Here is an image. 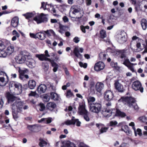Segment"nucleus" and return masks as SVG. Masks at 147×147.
I'll return each instance as SVG.
<instances>
[{
  "mask_svg": "<svg viewBox=\"0 0 147 147\" xmlns=\"http://www.w3.org/2000/svg\"><path fill=\"white\" fill-rule=\"evenodd\" d=\"M73 95L72 93L71 92L70 90H68L66 94V96L67 98L71 97Z\"/></svg>",
  "mask_w": 147,
  "mask_h": 147,
  "instance_id": "nucleus-51",
  "label": "nucleus"
},
{
  "mask_svg": "<svg viewBox=\"0 0 147 147\" xmlns=\"http://www.w3.org/2000/svg\"><path fill=\"white\" fill-rule=\"evenodd\" d=\"M19 23V18L17 17H14L11 21V26L14 27H16Z\"/></svg>",
  "mask_w": 147,
  "mask_h": 147,
  "instance_id": "nucleus-22",
  "label": "nucleus"
},
{
  "mask_svg": "<svg viewBox=\"0 0 147 147\" xmlns=\"http://www.w3.org/2000/svg\"><path fill=\"white\" fill-rule=\"evenodd\" d=\"M39 105L40 107V110L41 111H43L45 108V105L43 103H40L39 104Z\"/></svg>",
  "mask_w": 147,
  "mask_h": 147,
  "instance_id": "nucleus-54",
  "label": "nucleus"
},
{
  "mask_svg": "<svg viewBox=\"0 0 147 147\" xmlns=\"http://www.w3.org/2000/svg\"><path fill=\"white\" fill-rule=\"evenodd\" d=\"M95 100V98L94 97L90 96L88 99V101L89 106L90 104L96 103L94 102Z\"/></svg>",
  "mask_w": 147,
  "mask_h": 147,
  "instance_id": "nucleus-41",
  "label": "nucleus"
},
{
  "mask_svg": "<svg viewBox=\"0 0 147 147\" xmlns=\"http://www.w3.org/2000/svg\"><path fill=\"white\" fill-rule=\"evenodd\" d=\"M124 61L123 62V64L125 65L126 66H127L128 65H129L130 64H133V63H132L130 62L129 61V59L127 58H126L125 59H124Z\"/></svg>",
  "mask_w": 147,
  "mask_h": 147,
  "instance_id": "nucleus-44",
  "label": "nucleus"
},
{
  "mask_svg": "<svg viewBox=\"0 0 147 147\" xmlns=\"http://www.w3.org/2000/svg\"><path fill=\"white\" fill-rule=\"evenodd\" d=\"M47 15L42 13L40 14L42 22H46L48 21V18L46 16Z\"/></svg>",
  "mask_w": 147,
  "mask_h": 147,
  "instance_id": "nucleus-37",
  "label": "nucleus"
},
{
  "mask_svg": "<svg viewBox=\"0 0 147 147\" xmlns=\"http://www.w3.org/2000/svg\"><path fill=\"white\" fill-rule=\"evenodd\" d=\"M104 87V85L103 83L100 82H98L95 85V90L97 92L100 93L103 89Z\"/></svg>",
  "mask_w": 147,
  "mask_h": 147,
  "instance_id": "nucleus-14",
  "label": "nucleus"
},
{
  "mask_svg": "<svg viewBox=\"0 0 147 147\" xmlns=\"http://www.w3.org/2000/svg\"><path fill=\"white\" fill-rule=\"evenodd\" d=\"M3 50L0 49V57H5L7 55V53Z\"/></svg>",
  "mask_w": 147,
  "mask_h": 147,
  "instance_id": "nucleus-42",
  "label": "nucleus"
},
{
  "mask_svg": "<svg viewBox=\"0 0 147 147\" xmlns=\"http://www.w3.org/2000/svg\"><path fill=\"white\" fill-rule=\"evenodd\" d=\"M84 49L82 48H79V47H76L74 48V53L77 57L80 58L82 57V55L80 53L83 52Z\"/></svg>",
  "mask_w": 147,
  "mask_h": 147,
  "instance_id": "nucleus-9",
  "label": "nucleus"
},
{
  "mask_svg": "<svg viewBox=\"0 0 147 147\" xmlns=\"http://www.w3.org/2000/svg\"><path fill=\"white\" fill-rule=\"evenodd\" d=\"M79 147H89V146L85 144L83 142H80L79 144Z\"/></svg>",
  "mask_w": 147,
  "mask_h": 147,
  "instance_id": "nucleus-59",
  "label": "nucleus"
},
{
  "mask_svg": "<svg viewBox=\"0 0 147 147\" xmlns=\"http://www.w3.org/2000/svg\"><path fill=\"white\" fill-rule=\"evenodd\" d=\"M121 130L124 131L127 135L131 134V131L129 130V127L127 125L123 126L121 128Z\"/></svg>",
  "mask_w": 147,
  "mask_h": 147,
  "instance_id": "nucleus-29",
  "label": "nucleus"
},
{
  "mask_svg": "<svg viewBox=\"0 0 147 147\" xmlns=\"http://www.w3.org/2000/svg\"><path fill=\"white\" fill-rule=\"evenodd\" d=\"M42 121L44 122L45 123H51L52 121L51 118H49L48 119L43 118L38 121V123H41Z\"/></svg>",
  "mask_w": 147,
  "mask_h": 147,
  "instance_id": "nucleus-36",
  "label": "nucleus"
},
{
  "mask_svg": "<svg viewBox=\"0 0 147 147\" xmlns=\"http://www.w3.org/2000/svg\"><path fill=\"white\" fill-rule=\"evenodd\" d=\"M12 33L13 35L16 36L18 38L20 36V34L15 30L13 31Z\"/></svg>",
  "mask_w": 147,
  "mask_h": 147,
  "instance_id": "nucleus-56",
  "label": "nucleus"
},
{
  "mask_svg": "<svg viewBox=\"0 0 147 147\" xmlns=\"http://www.w3.org/2000/svg\"><path fill=\"white\" fill-rule=\"evenodd\" d=\"M96 125L99 129L101 128L100 129V134L106 132L108 129V127H102V124L96 123Z\"/></svg>",
  "mask_w": 147,
  "mask_h": 147,
  "instance_id": "nucleus-23",
  "label": "nucleus"
},
{
  "mask_svg": "<svg viewBox=\"0 0 147 147\" xmlns=\"http://www.w3.org/2000/svg\"><path fill=\"white\" fill-rule=\"evenodd\" d=\"M89 107L91 112L98 113L100 111L101 105L99 102L91 103L89 106Z\"/></svg>",
  "mask_w": 147,
  "mask_h": 147,
  "instance_id": "nucleus-4",
  "label": "nucleus"
},
{
  "mask_svg": "<svg viewBox=\"0 0 147 147\" xmlns=\"http://www.w3.org/2000/svg\"><path fill=\"white\" fill-rule=\"evenodd\" d=\"M110 125L112 126L113 125H115L117 124V122L116 121H111L110 123Z\"/></svg>",
  "mask_w": 147,
  "mask_h": 147,
  "instance_id": "nucleus-58",
  "label": "nucleus"
},
{
  "mask_svg": "<svg viewBox=\"0 0 147 147\" xmlns=\"http://www.w3.org/2000/svg\"><path fill=\"white\" fill-rule=\"evenodd\" d=\"M47 89V86L44 84H41L38 87L37 91L38 92L42 94L45 93Z\"/></svg>",
  "mask_w": 147,
  "mask_h": 147,
  "instance_id": "nucleus-15",
  "label": "nucleus"
},
{
  "mask_svg": "<svg viewBox=\"0 0 147 147\" xmlns=\"http://www.w3.org/2000/svg\"><path fill=\"white\" fill-rule=\"evenodd\" d=\"M139 119L140 121L146 123L147 121V118L144 116H142L139 117Z\"/></svg>",
  "mask_w": 147,
  "mask_h": 147,
  "instance_id": "nucleus-49",
  "label": "nucleus"
},
{
  "mask_svg": "<svg viewBox=\"0 0 147 147\" xmlns=\"http://www.w3.org/2000/svg\"><path fill=\"white\" fill-rule=\"evenodd\" d=\"M115 115L116 116H120L121 117H125L126 116L125 114L122 112L121 111L117 109L116 111V113Z\"/></svg>",
  "mask_w": 147,
  "mask_h": 147,
  "instance_id": "nucleus-38",
  "label": "nucleus"
},
{
  "mask_svg": "<svg viewBox=\"0 0 147 147\" xmlns=\"http://www.w3.org/2000/svg\"><path fill=\"white\" fill-rule=\"evenodd\" d=\"M76 123V125L77 126H80L81 122L79 121L78 119H75L74 117H73L71 120H67L65 122L66 125H68L71 124L74 125Z\"/></svg>",
  "mask_w": 147,
  "mask_h": 147,
  "instance_id": "nucleus-8",
  "label": "nucleus"
},
{
  "mask_svg": "<svg viewBox=\"0 0 147 147\" xmlns=\"http://www.w3.org/2000/svg\"><path fill=\"white\" fill-rule=\"evenodd\" d=\"M103 53H101L99 55V57L100 58V59L101 60H105V58L103 57Z\"/></svg>",
  "mask_w": 147,
  "mask_h": 147,
  "instance_id": "nucleus-57",
  "label": "nucleus"
},
{
  "mask_svg": "<svg viewBox=\"0 0 147 147\" xmlns=\"http://www.w3.org/2000/svg\"><path fill=\"white\" fill-rule=\"evenodd\" d=\"M5 96L7 99V102L8 103H9V92L8 91L5 94Z\"/></svg>",
  "mask_w": 147,
  "mask_h": 147,
  "instance_id": "nucleus-62",
  "label": "nucleus"
},
{
  "mask_svg": "<svg viewBox=\"0 0 147 147\" xmlns=\"http://www.w3.org/2000/svg\"><path fill=\"white\" fill-rule=\"evenodd\" d=\"M104 96L105 99L107 100L110 101L112 100L113 97V92L110 90L106 91L104 93Z\"/></svg>",
  "mask_w": 147,
  "mask_h": 147,
  "instance_id": "nucleus-12",
  "label": "nucleus"
},
{
  "mask_svg": "<svg viewBox=\"0 0 147 147\" xmlns=\"http://www.w3.org/2000/svg\"><path fill=\"white\" fill-rule=\"evenodd\" d=\"M40 142L39 143V145L41 147H42L44 145L47 144V142L42 139H40Z\"/></svg>",
  "mask_w": 147,
  "mask_h": 147,
  "instance_id": "nucleus-47",
  "label": "nucleus"
},
{
  "mask_svg": "<svg viewBox=\"0 0 147 147\" xmlns=\"http://www.w3.org/2000/svg\"><path fill=\"white\" fill-rule=\"evenodd\" d=\"M100 36L101 38H104L106 36V32L105 30H102L100 32Z\"/></svg>",
  "mask_w": 147,
  "mask_h": 147,
  "instance_id": "nucleus-48",
  "label": "nucleus"
},
{
  "mask_svg": "<svg viewBox=\"0 0 147 147\" xmlns=\"http://www.w3.org/2000/svg\"><path fill=\"white\" fill-rule=\"evenodd\" d=\"M20 54L26 57L27 58V59H31L32 58V57L30 53L24 50L20 52Z\"/></svg>",
  "mask_w": 147,
  "mask_h": 147,
  "instance_id": "nucleus-27",
  "label": "nucleus"
},
{
  "mask_svg": "<svg viewBox=\"0 0 147 147\" xmlns=\"http://www.w3.org/2000/svg\"><path fill=\"white\" fill-rule=\"evenodd\" d=\"M88 111L86 109L84 104H80L78 107V113L81 115L88 113Z\"/></svg>",
  "mask_w": 147,
  "mask_h": 147,
  "instance_id": "nucleus-10",
  "label": "nucleus"
},
{
  "mask_svg": "<svg viewBox=\"0 0 147 147\" xmlns=\"http://www.w3.org/2000/svg\"><path fill=\"white\" fill-rule=\"evenodd\" d=\"M26 65L30 68H32L35 66V61L32 59H28L26 61Z\"/></svg>",
  "mask_w": 147,
  "mask_h": 147,
  "instance_id": "nucleus-18",
  "label": "nucleus"
},
{
  "mask_svg": "<svg viewBox=\"0 0 147 147\" xmlns=\"http://www.w3.org/2000/svg\"><path fill=\"white\" fill-rule=\"evenodd\" d=\"M49 62H50L52 66L53 67V71L54 72H56L58 68V65L56 62H55L53 60L50 59Z\"/></svg>",
  "mask_w": 147,
  "mask_h": 147,
  "instance_id": "nucleus-26",
  "label": "nucleus"
},
{
  "mask_svg": "<svg viewBox=\"0 0 147 147\" xmlns=\"http://www.w3.org/2000/svg\"><path fill=\"white\" fill-rule=\"evenodd\" d=\"M105 66V64L103 62L99 61L95 64L94 69L96 71H98L103 69Z\"/></svg>",
  "mask_w": 147,
  "mask_h": 147,
  "instance_id": "nucleus-13",
  "label": "nucleus"
},
{
  "mask_svg": "<svg viewBox=\"0 0 147 147\" xmlns=\"http://www.w3.org/2000/svg\"><path fill=\"white\" fill-rule=\"evenodd\" d=\"M56 107V104L53 102H50L47 103V108L50 111L53 110Z\"/></svg>",
  "mask_w": 147,
  "mask_h": 147,
  "instance_id": "nucleus-25",
  "label": "nucleus"
},
{
  "mask_svg": "<svg viewBox=\"0 0 147 147\" xmlns=\"http://www.w3.org/2000/svg\"><path fill=\"white\" fill-rule=\"evenodd\" d=\"M36 82L33 80H30L28 82V88L31 89H34L36 87Z\"/></svg>",
  "mask_w": 147,
  "mask_h": 147,
  "instance_id": "nucleus-24",
  "label": "nucleus"
},
{
  "mask_svg": "<svg viewBox=\"0 0 147 147\" xmlns=\"http://www.w3.org/2000/svg\"><path fill=\"white\" fill-rule=\"evenodd\" d=\"M50 95L51 99L54 100H58L59 96L57 93L53 92H51L50 93Z\"/></svg>",
  "mask_w": 147,
  "mask_h": 147,
  "instance_id": "nucleus-35",
  "label": "nucleus"
},
{
  "mask_svg": "<svg viewBox=\"0 0 147 147\" xmlns=\"http://www.w3.org/2000/svg\"><path fill=\"white\" fill-rule=\"evenodd\" d=\"M88 114L89 113H86L82 115L83 116L84 119L87 121H90V118L88 116Z\"/></svg>",
  "mask_w": 147,
  "mask_h": 147,
  "instance_id": "nucleus-50",
  "label": "nucleus"
},
{
  "mask_svg": "<svg viewBox=\"0 0 147 147\" xmlns=\"http://www.w3.org/2000/svg\"><path fill=\"white\" fill-rule=\"evenodd\" d=\"M34 20L38 24L42 23L41 20L40 15L36 16L34 18Z\"/></svg>",
  "mask_w": 147,
  "mask_h": 147,
  "instance_id": "nucleus-40",
  "label": "nucleus"
},
{
  "mask_svg": "<svg viewBox=\"0 0 147 147\" xmlns=\"http://www.w3.org/2000/svg\"><path fill=\"white\" fill-rule=\"evenodd\" d=\"M40 32L37 33L36 38L41 40H43L45 39L46 38V35L43 32Z\"/></svg>",
  "mask_w": 147,
  "mask_h": 147,
  "instance_id": "nucleus-28",
  "label": "nucleus"
},
{
  "mask_svg": "<svg viewBox=\"0 0 147 147\" xmlns=\"http://www.w3.org/2000/svg\"><path fill=\"white\" fill-rule=\"evenodd\" d=\"M16 61L19 64L24 63L26 60V58L21 55L20 54L16 58Z\"/></svg>",
  "mask_w": 147,
  "mask_h": 147,
  "instance_id": "nucleus-16",
  "label": "nucleus"
},
{
  "mask_svg": "<svg viewBox=\"0 0 147 147\" xmlns=\"http://www.w3.org/2000/svg\"><path fill=\"white\" fill-rule=\"evenodd\" d=\"M136 133H138V134L140 136H142V133L141 132V130L140 129H138L137 130Z\"/></svg>",
  "mask_w": 147,
  "mask_h": 147,
  "instance_id": "nucleus-64",
  "label": "nucleus"
},
{
  "mask_svg": "<svg viewBox=\"0 0 147 147\" xmlns=\"http://www.w3.org/2000/svg\"><path fill=\"white\" fill-rule=\"evenodd\" d=\"M135 9L136 11H137L141 9V8L140 7V5L139 4H136V5Z\"/></svg>",
  "mask_w": 147,
  "mask_h": 147,
  "instance_id": "nucleus-61",
  "label": "nucleus"
},
{
  "mask_svg": "<svg viewBox=\"0 0 147 147\" xmlns=\"http://www.w3.org/2000/svg\"><path fill=\"white\" fill-rule=\"evenodd\" d=\"M64 147H75L76 145L73 143L69 141H67L64 144Z\"/></svg>",
  "mask_w": 147,
  "mask_h": 147,
  "instance_id": "nucleus-33",
  "label": "nucleus"
},
{
  "mask_svg": "<svg viewBox=\"0 0 147 147\" xmlns=\"http://www.w3.org/2000/svg\"><path fill=\"white\" fill-rule=\"evenodd\" d=\"M35 56L41 61H49L51 59L46 57L44 54H36Z\"/></svg>",
  "mask_w": 147,
  "mask_h": 147,
  "instance_id": "nucleus-19",
  "label": "nucleus"
},
{
  "mask_svg": "<svg viewBox=\"0 0 147 147\" xmlns=\"http://www.w3.org/2000/svg\"><path fill=\"white\" fill-rule=\"evenodd\" d=\"M126 40V33L124 31L121 32L118 35V41L120 44H123Z\"/></svg>",
  "mask_w": 147,
  "mask_h": 147,
  "instance_id": "nucleus-7",
  "label": "nucleus"
},
{
  "mask_svg": "<svg viewBox=\"0 0 147 147\" xmlns=\"http://www.w3.org/2000/svg\"><path fill=\"white\" fill-rule=\"evenodd\" d=\"M27 128L32 131L36 132L38 131V127L35 125H28Z\"/></svg>",
  "mask_w": 147,
  "mask_h": 147,
  "instance_id": "nucleus-30",
  "label": "nucleus"
},
{
  "mask_svg": "<svg viewBox=\"0 0 147 147\" xmlns=\"http://www.w3.org/2000/svg\"><path fill=\"white\" fill-rule=\"evenodd\" d=\"M59 32L62 34L66 30V29L67 27V26H63L60 24L59 25Z\"/></svg>",
  "mask_w": 147,
  "mask_h": 147,
  "instance_id": "nucleus-32",
  "label": "nucleus"
},
{
  "mask_svg": "<svg viewBox=\"0 0 147 147\" xmlns=\"http://www.w3.org/2000/svg\"><path fill=\"white\" fill-rule=\"evenodd\" d=\"M73 41L76 43H77L80 41V39L79 37H75L74 38Z\"/></svg>",
  "mask_w": 147,
  "mask_h": 147,
  "instance_id": "nucleus-55",
  "label": "nucleus"
},
{
  "mask_svg": "<svg viewBox=\"0 0 147 147\" xmlns=\"http://www.w3.org/2000/svg\"><path fill=\"white\" fill-rule=\"evenodd\" d=\"M18 71L19 73V78L24 81L26 79L29 78V76L26 74L28 73L29 71L28 70L25 68L21 69L20 67H18Z\"/></svg>",
  "mask_w": 147,
  "mask_h": 147,
  "instance_id": "nucleus-5",
  "label": "nucleus"
},
{
  "mask_svg": "<svg viewBox=\"0 0 147 147\" xmlns=\"http://www.w3.org/2000/svg\"><path fill=\"white\" fill-rule=\"evenodd\" d=\"M47 6H50V7H52V5L51 4H47V3H45L44 2H43L42 3V5H41V8H43L44 10H45L46 9L48 10L49 8H47Z\"/></svg>",
  "mask_w": 147,
  "mask_h": 147,
  "instance_id": "nucleus-39",
  "label": "nucleus"
},
{
  "mask_svg": "<svg viewBox=\"0 0 147 147\" xmlns=\"http://www.w3.org/2000/svg\"><path fill=\"white\" fill-rule=\"evenodd\" d=\"M35 13L34 12L27 13L25 14H23V16H24L27 19H29L30 18L34 16Z\"/></svg>",
  "mask_w": 147,
  "mask_h": 147,
  "instance_id": "nucleus-34",
  "label": "nucleus"
},
{
  "mask_svg": "<svg viewBox=\"0 0 147 147\" xmlns=\"http://www.w3.org/2000/svg\"><path fill=\"white\" fill-rule=\"evenodd\" d=\"M46 34H47L48 36L49 37L51 36H53L54 37H57V35L55 34L54 31L52 29L48 30L46 31H43Z\"/></svg>",
  "mask_w": 147,
  "mask_h": 147,
  "instance_id": "nucleus-21",
  "label": "nucleus"
},
{
  "mask_svg": "<svg viewBox=\"0 0 147 147\" xmlns=\"http://www.w3.org/2000/svg\"><path fill=\"white\" fill-rule=\"evenodd\" d=\"M135 40H136V46L137 48L141 50L144 49V52L147 53V41L146 40L145 42L142 39L139 38L136 36H133L132 38V40L130 45L131 49L132 50L133 49L134 43V41Z\"/></svg>",
  "mask_w": 147,
  "mask_h": 147,
  "instance_id": "nucleus-2",
  "label": "nucleus"
},
{
  "mask_svg": "<svg viewBox=\"0 0 147 147\" xmlns=\"http://www.w3.org/2000/svg\"><path fill=\"white\" fill-rule=\"evenodd\" d=\"M132 88L135 90H139L142 93L143 92V88L142 87L141 83L138 81L134 82L132 85Z\"/></svg>",
  "mask_w": 147,
  "mask_h": 147,
  "instance_id": "nucleus-6",
  "label": "nucleus"
},
{
  "mask_svg": "<svg viewBox=\"0 0 147 147\" xmlns=\"http://www.w3.org/2000/svg\"><path fill=\"white\" fill-rule=\"evenodd\" d=\"M79 64L81 67H83L84 68H86L87 67V64L86 63H84L83 64L82 62H80L79 63Z\"/></svg>",
  "mask_w": 147,
  "mask_h": 147,
  "instance_id": "nucleus-53",
  "label": "nucleus"
},
{
  "mask_svg": "<svg viewBox=\"0 0 147 147\" xmlns=\"http://www.w3.org/2000/svg\"><path fill=\"white\" fill-rule=\"evenodd\" d=\"M37 33L36 34H34V33H30V36L31 38H36Z\"/></svg>",
  "mask_w": 147,
  "mask_h": 147,
  "instance_id": "nucleus-63",
  "label": "nucleus"
},
{
  "mask_svg": "<svg viewBox=\"0 0 147 147\" xmlns=\"http://www.w3.org/2000/svg\"><path fill=\"white\" fill-rule=\"evenodd\" d=\"M112 113V111L111 109L107 108L104 109L102 111V114L105 117H109L111 116Z\"/></svg>",
  "mask_w": 147,
  "mask_h": 147,
  "instance_id": "nucleus-17",
  "label": "nucleus"
},
{
  "mask_svg": "<svg viewBox=\"0 0 147 147\" xmlns=\"http://www.w3.org/2000/svg\"><path fill=\"white\" fill-rule=\"evenodd\" d=\"M79 147H89V146L85 144L83 142H80L79 144Z\"/></svg>",
  "mask_w": 147,
  "mask_h": 147,
  "instance_id": "nucleus-60",
  "label": "nucleus"
},
{
  "mask_svg": "<svg viewBox=\"0 0 147 147\" xmlns=\"http://www.w3.org/2000/svg\"><path fill=\"white\" fill-rule=\"evenodd\" d=\"M9 114V111L8 110H6L5 111V114H2L0 116H1V117H5V119H7V117L5 116V115H8Z\"/></svg>",
  "mask_w": 147,
  "mask_h": 147,
  "instance_id": "nucleus-52",
  "label": "nucleus"
},
{
  "mask_svg": "<svg viewBox=\"0 0 147 147\" xmlns=\"http://www.w3.org/2000/svg\"><path fill=\"white\" fill-rule=\"evenodd\" d=\"M114 86L115 88L119 92H122L124 91L123 86L119 82V80L115 81Z\"/></svg>",
  "mask_w": 147,
  "mask_h": 147,
  "instance_id": "nucleus-11",
  "label": "nucleus"
},
{
  "mask_svg": "<svg viewBox=\"0 0 147 147\" xmlns=\"http://www.w3.org/2000/svg\"><path fill=\"white\" fill-rule=\"evenodd\" d=\"M133 64H130L129 65L127 66V67L128 68L131 70L133 72H135V71L134 69V68L133 67L134 65H137L136 63H133Z\"/></svg>",
  "mask_w": 147,
  "mask_h": 147,
  "instance_id": "nucleus-45",
  "label": "nucleus"
},
{
  "mask_svg": "<svg viewBox=\"0 0 147 147\" xmlns=\"http://www.w3.org/2000/svg\"><path fill=\"white\" fill-rule=\"evenodd\" d=\"M22 91V86L21 84L16 82H10V92H12L16 95L21 93ZM18 98L10 93V103L12 110V114L14 119L17 118L18 112L23 107L24 103L21 101H16Z\"/></svg>",
  "mask_w": 147,
  "mask_h": 147,
  "instance_id": "nucleus-1",
  "label": "nucleus"
},
{
  "mask_svg": "<svg viewBox=\"0 0 147 147\" xmlns=\"http://www.w3.org/2000/svg\"><path fill=\"white\" fill-rule=\"evenodd\" d=\"M118 102H122L124 104H126L129 107L133 108L137 111L139 109V107L135 102V99L132 97H122L118 100Z\"/></svg>",
  "mask_w": 147,
  "mask_h": 147,
  "instance_id": "nucleus-3",
  "label": "nucleus"
},
{
  "mask_svg": "<svg viewBox=\"0 0 147 147\" xmlns=\"http://www.w3.org/2000/svg\"><path fill=\"white\" fill-rule=\"evenodd\" d=\"M141 25L143 30H145L147 27V21L146 19H142L141 22Z\"/></svg>",
  "mask_w": 147,
  "mask_h": 147,
  "instance_id": "nucleus-31",
  "label": "nucleus"
},
{
  "mask_svg": "<svg viewBox=\"0 0 147 147\" xmlns=\"http://www.w3.org/2000/svg\"><path fill=\"white\" fill-rule=\"evenodd\" d=\"M6 47L5 43L2 40H0V49H4Z\"/></svg>",
  "mask_w": 147,
  "mask_h": 147,
  "instance_id": "nucleus-46",
  "label": "nucleus"
},
{
  "mask_svg": "<svg viewBox=\"0 0 147 147\" xmlns=\"http://www.w3.org/2000/svg\"><path fill=\"white\" fill-rule=\"evenodd\" d=\"M71 9L73 10L72 13L74 14H75V13H78L80 11L79 9L75 6H72Z\"/></svg>",
  "mask_w": 147,
  "mask_h": 147,
  "instance_id": "nucleus-43",
  "label": "nucleus"
},
{
  "mask_svg": "<svg viewBox=\"0 0 147 147\" xmlns=\"http://www.w3.org/2000/svg\"><path fill=\"white\" fill-rule=\"evenodd\" d=\"M127 49H125L122 50H118L117 51V52L120 54V57L121 58L125 59L127 58L125 54L127 53Z\"/></svg>",
  "mask_w": 147,
  "mask_h": 147,
  "instance_id": "nucleus-20",
  "label": "nucleus"
}]
</instances>
